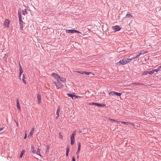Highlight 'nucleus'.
<instances>
[{
    "label": "nucleus",
    "instance_id": "44",
    "mask_svg": "<svg viewBox=\"0 0 161 161\" xmlns=\"http://www.w3.org/2000/svg\"><path fill=\"white\" fill-rule=\"evenodd\" d=\"M27 136V134H25V136L24 137L25 139H26Z\"/></svg>",
    "mask_w": 161,
    "mask_h": 161
},
{
    "label": "nucleus",
    "instance_id": "11",
    "mask_svg": "<svg viewBox=\"0 0 161 161\" xmlns=\"http://www.w3.org/2000/svg\"><path fill=\"white\" fill-rule=\"evenodd\" d=\"M60 109H61L60 107L59 106L58 107V108L57 110V111L56 112V114L57 115V116L56 117V119H57L59 116V113L60 112Z\"/></svg>",
    "mask_w": 161,
    "mask_h": 161
},
{
    "label": "nucleus",
    "instance_id": "10",
    "mask_svg": "<svg viewBox=\"0 0 161 161\" xmlns=\"http://www.w3.org/2000/svg\"><path fill=\"white\" fill-rule=\"evenodd\" d=\"M19 23L20 25V29L21 30H23V22L22 19V18L19 19Z\"/></svg>",
    "mask_w": 161,
    "mask_h": 161
},
{
    "label": "nucleus",
    "instance_id": "5",
    "mask_svg": "<svg viewBox=\"0 0 161 161\" xmlns=\"http://www.w3.org/2000/svg\"><path fill=\"white\" fill-rule=\"evenodd\" d=\"M66 32L68 33H81L79 31L74 30H66Z\"/></svg>",
    "mask_w": 161,
    "mask_h": 161
},
{
    "label": "nucleus",
    "instance_id": "49",
    "mask_svg": "<svg viewBox=\"0 0 161 161\" xmlns=\"http://www.w3.org/2000/svg\"><path fill=\"white\" fill-rule=\"evenodd\" d=\"M16 125H17V127H18L19 125H18V123L17 122H16Z\"/></svg>",
    "mask_w": 161,
    "mask_h": 161
},
{
    "label": "nucleus",
    "instance_id": "24",
    "mask_svg": "<svg viewBox=\"0 0 161 161\" xmlns=\"http://www.w3.org/2000/svg\"><path fill=\"white\" fill-rule=\"evenodd\" d=\"M67 95L69 97H71L73 99V97H74L75 95H74L73 94H70L68 93Z\"/></svg>",
    "mask_w": 161,
    "mask_h": 161
},
{
    "label": "nucleus",
    "instance_id": "1",
    "mask_svg": "<svg viewBox=\"0 0 161 161\" xmlns=\"http://www.w3.org/2000/svg\"><path fill=\"white\" fill-rule=\"evenodd\" d=\"M52 75L56 79L57 81H59V80H60L63 82H65L66 81L65 79L62 77H60V76L56 73H53L52 74Z\"/></svg>",
    "mask_w": 161,
    "mask_h": 161
},
{
    "label": "nucleus",
    "instance_id": "40",
    "mask_svg": "<svg viewBox=\"0 0 161 161\" xmlns=\"http://www.w3.org/2000/svg\"><path fill=\"white\" fill-rule=\"evenodd\" d=\"M153 70L154 71V72H158L159 71L158 69H153Z\"/></svg>",
    "mask_w": 161,
    "mask_h": 161
},
{
    "label": "nucleus",
    "instance_id": "16",
    "mask_svg": "<svg viewBox=\"0 0 161 161\" xmlns=\"http://www.w3.org/2000/svg\"><path fill=\"white\" fill-rule=\"evenodd\" d=\"M69 151V147H67L66 149V156H68V153Z\"/></svg>",
    "mask_w": 161,
    "mask_h": 161
},
{
    "label": "nucleus",
    "instance_id": "17",
    "mask_svg": "<svg viewBox=\"0 0 161 161\" xmlns=\"http://www.w3.org/2000/svg\"><path fill=\"white\" fill-rule=\"evenodd\" d=\"M23 76L22 78V81L25 84H26V81L25 80V76L24 74H23Z\"/></svg>",
    "mask_w": 161,
    "mask_h": 161
},
{
    "label": "nucleus",
    "instance_id": "9",
    "mask_svg": "<svg viewBox=\"0 0 161 161\" xmlns=\"http://www.w3.org/2000/svg\"><path fill=\"white\" fill-rule=\"evenodd\" d=\"M89 104L90 105H95V106L100 107H104L105 106V104H99L95 103H90Z\"/></svg>",
    "mask_w": 161,
    "mask_h": 161
},
{
    "label": "nucleus",
    "instance_id": "35",
    "mask_svg": "<svg viewBox=\"0 0 161 161\" xmlns=\"http://www.w3.org/2000/svg\"><path fill=\"white\" fill-rule=\"evenodd\" d=\"M147 53V52H142V51H141L139 53H140V55H143L144 54Z\"/></svg>",
    "mask_w": 161,
    "mask_h": 161
},
{
    "label": "nucleus",
    "instance_id": "2",
    "mask_svg": "<svg viewBox=\"0 0 161 161\" xmlns=\"http://www.w3.org/2000/svg\"><path fill=\"white\" fill-rule=\"evenodd\" d=\"M63 82L62 81L59 80V81H57V82H54L53 83V84L56 86V88L57 89L61 88L63 86V85L62 84Z\"/></svg>",
    "mask_w": 161,
    "mask_h": 161
},
{
    "label": "nucleus",
    "instance_id": "15",
    "mask_svg": "<svg viewBox=\"0 0 161 161\" xmlns=\"http://www.w3.org/2000/svg\"><path fill=\"white\" fill-rule=\"evenodd\" d=\"M31 150L33 153H36V151L34 147L32 146H31Z\"/></svg>",
    "mask_w": 161,
    "mask_h": 161
},
{
    "label": "nucleus",
    "instance_id": "37",
    "mask_svg": "<svg viewBox=\"0 0 161 161\" xmlns=\"http://www.w3.org/2000/svg\"><path fill=\"white\" fill-rule=\"evenodd\" d=\"M80 97H81L80 96H76V95H75L74 96V98L75 99H76V98H80Z\"/></svg>",
    "mask_w": 161,
    "mask_h": 161
},
{
    "label": "nucleus",
    "instance_id": "7",
    "mask_svg": "<svg viewBox=\"0 0 161 161\" xmlns=\"http://www.w3.org/2000/svg\"><path fill=\"white\" fill-rule=\"evenodd\" d=\"M10 23V21L8 19H6L4 21L3 25L5 28H8L9 25Z\"/></svg>",
    "mask_w": 161,
    "mask_h": 161
},
{
    "label": "nucleus",
    "instance_id": "53",
    "mask_svg": "<svg viewBox=\"0 0 161 161\" xmlns=\"http://www.w3.org/2000/svg\"><path fill=\"white\" fill-rule=\"evenodd\" d=\"M77 157V158H79V156H78V155Z\"/></svg>",
    "mask_w": 161,
    "mask_h": 161
},
{
    "label": "nucleus",
    "instance_id": "27",
    "mask_svg": "<svg viewBox=\"0 0 161 161\" xmlns=\"http://www.w3.org/2000/svg\"><path fill=\"white\" fill-rule=\"evenodd\" d=\"M120 122L122 123H123V124H126L127 125H130V122H123V121H120Z\"/></svg>",
    "mask_w": 161,
    "mask_h": 161
},
{
    "label": "nucleus",
    "instance_id": "19",
    "mask_svg": "<svg viewBox=\"0 0 161 161\" xmlns=\"http://www.w3.org/2000/svg\"><path fill=\"white\" fill-rule=\"evenodd\" d=\"M22 14L24 15H25L27 14V11L26 9L22 10Z\"/></svg>",
    "mask_w": 161,
    "mask_h": 161
},
{
    "label": "nucleus",
    "instance_id": "46",
    "mask_svg": "<svg viewBox=\"0 0 161 161\" xmlns=\"http://www.w3.org/2000/svg\"><path fill=\"white\" fill-rule=\"evenodd\" d=\"M3 128H2L0 129V131H2L3 130Z\"/></svg>",
    "mask_w": 161,
    "mask_h": 161
},
{
    "label": "nucleus",
    "instance_id": "39",
    "mask_svg": "<svg viewBox=\"0 0 161 161\" xmlns=\"http://www.w3.org/2000/svg\"><path fill=\"white\" fill-rule=\"evenodd\" d=\"M23 70L22 69H19V73H23Z\"/></svg>",
    "mask_w": 161,
    "mask_h": 161
},
{
    "label": "nucleus",
    "instance_id": "22",
    "mask_svg": "<svg viewBox=\"0 0 161 161\" xmlns=\"http://www.w3.org/2000/svg\"><path fill=\"white\" fill-rule=\"evenodd\" d=\"M127 64L128 63L130 62L132 60L133 58H125Z\"/></svg>",
    "mask_w": 161,
    "mask_h": 161
},
{
    "label": "nucleus",
    "instance_id": "36",
    "mask_svg": "<svg viewBox=\"0 0 161 161\" xmlns=\"http://www.w3.org/2000/svg\"><path fill=\"white\" fill-rule=\"evenodd\" d=\"M18 17L19 19L22 18L21 13L19 12H18Z\"/></svg>",
    "mask_w": 161,
    "mask_h": 161
},
{
    "label": "nucleus",
    "instance_id": "20",
    "mask_svg": "<svg viewBox=\"0 0 161 161\" xmlns=\"http://www.w3.org/2000/svg\"><path fill=\"white\" fill-rule=\"evenodd\" d=\"M147 74H149L148 71H144L143 73H142V75H147Z\"/></svg>",
    "mask_w": 161,
    "mask_h": 161
},
{
    "label": "nucleus",
    "instance_id": "50",
    "mask_svg": "<svg viewBox=\"0 0 161 161\" xmlns=\"http://www.w3.org/2000/svg\"><path fill=\"white\" fill-rule=\"evenodd\" d=\"M141 55H140V53L138 54L137 55L138 57L140 56Z\"/></svg>",
    "mask_w": 161,
    "mask_h": 161
},
{
    "label": "nucleus",
    "instance_id": "13",
    "mask_svg": "<svg viewBox=\"0 0 161 161\" xmlns=\"http://www.w3.org/2000/svg\"><path fill=\"white\" fill-rule=\"evenodd\" d=\"M80 147H81V144L80 143V142H78V148L77 149V152L76 153V154H77L78 153H79L80 149Z\"/></svg>",
    "mask_w": 161,
    "mask_h": 161
},
{
    "label": "nucleus",
    "instance_id": "41",
    "mask_svg": "<svg viewBox=\"0 0 161 161\" xmlns=\"http://www.w3.org/2000/svg\"><path fill=\"white\" fill-rule=\"evenodd\" d=\"M72 161H75V158L74 157H73L72 158Z\"/></svg>",
    "mask_w": 161,
    "mask_h": 161
},
{
    "label": "nucleus",
    "instance_id": "47",
    "mask_svg": "<svg viewBox=\"0 0 161 161\" xmlns=\"http://www.w3.org/2000/svg\"><path fill=\"white\" fill-rule=\"evenodd\" d=\"M161 68V66H160L158 68V70L159 71Z\"/></svg>",
    "mask_w": 161,
    "mask_h": 161
},
{
    "label": "nucleus",
    "instance_id": "21",
    "mask_svg": "<svg viewBox=\"0 0 161 161\" xmlns=\"http://www.w3.org/2000/svg\"><path fill=\"white\" fill-rule=\"evenodd\" d=\"M115 94V92L114 91H112V92H109L108 93V94L110 96H111L114 95Z\"/></svg>",
    "mask_w": 161,
    "mask_h": 161
},
{
    "label": "nucleus",
    "instance_id": "42",
    "mask_svg": "<svg viewBox=\"0 0 161 161\" xmlns=\"http://www.w3.org/2000/svg\"><path fill=\"white\" fill-rule=\"evenodd\" d=\"M138 58V57L137 56V55L136 57H135L134 58H133V59H135V58Z\"/></svg>",
    "mask_w": 161,
    "mask_h": 161
},
{
    "label": "nucleus",
    "instance_id": "33",
    "mask_svg": "<svg viewBox=\"0 0 161 161\" xmlns=\"http://www.w3.org/2000/svg\"><path fill=\"white\" fill-rule=\"evenodd\" d=\"M148 73H149V75H152V74H153L154 73V71L153 69L150 71H148Z\"/></svg>",
    "mask_w": 161,
    "mask_h": 161
},
{
    "label": "nucleus",
    "instance_id": "6",
    "mask_svg": "<svg viewBox=\"0 0 161 161\" xmlns=\"http://www.w3.org/2000/svg\"><path fill=\"white\" fill-rule=\"evenodd\" d=\"M127 64L125 58H124L122 60H120L119 62L117 63V65H119L121 64L125 65Z\"/></svg>",
    "mask_w": 161,
    "mask_h": 161
},
{
    "label": "nucleus",
    "instance_id": "34",
    "mask_svg": "<svg viewBox=\"0 0 161 161\" xmlns=\"http://www.w3.org/2000/svg\"><path fill=\"white\" fill-rule=\"evenodd\" d=\"M130 125H133V126H135V127H134V128H135V129H136V128H136V127H138V126H139L138 125H135L133 123H130Z\"/></svg>",
    "mask_w": 161,
    "mask_h": 161
},
{
    "label": "nucleus",
    "instance_id": "12",
    "mask_svg": "<svg viewBox=\"0 0 161 161\" xmlns=\"http://www.w3.org/2000/svg\"><path fill=\"white\" fill-rule=\"evenodd\" d=\"M16 106L18 109L19 110H21V108L20 106L19 103V101L18 99L16 100Z\"/></svg>",
    "mask_w": 161,
    "mask_h": 161
},
{
    "label": "nucleus",
    "instance_id": "29",
    "mask_svg": "<svg viewBox=\"0 0 161 161\" xmlns=\"http://www.w3.org/2000/svg\"><path fill=\"white\" fill-rule=\"evenodd\" d=\"M122 94V93H118V92H115V95L117 96H120Z\"/></svg>",
    "mask_w": 161,
    "mask_h": 161
},
{
    "label": "nucleus",
    "instance_id": "28",
    "mask_svg": "<svg viewBox=\"0 0 161 161\" xmlns=\"http://www.w3.org/2000/svg\"><path fill=\"white\" fill-rule=\"evenodd\" d=\"M50 148V146L49 145H47V150L46 151V153H48L49 152V149Z\"/></svg>",
    "mask_w": 161,
    "mask_h": 161
},
{
    "label": "nucleus",
    "instance_id": "3",
    "mask_svg": "<svg viewBox=\"0 0 161 161\" xmlns=\"http://www.w3.org/2000/svg\"><path fill=\"white\" fill-rule=\"evenodd\" d=\"M76 133V130L74 131L70 136L71 144L72 145L75 142V136Z\"/></svg>",
    "mask_w": 161,
    "mask_h": 161
},
{
    "label": "nucleus",
    "instance_id": "14",
    "mask_svg": "<svg viewBox=\"0 0 161 161\" xmlns=\"http://www.w3.org/2000/svg\"><path fill=\"white\" fill-rule=\"evenodd\" d=\"M37 97L38 100V103H39L41 102V96L40 94L37 95Z\"/></svg>",
    "mask_w": 161,
    "mask_h": 161
},
{
    "label": "nucleus",
    "instance_id": "43",
    "mask_svg": "<svg viewBox=\"0 0 161 161\" xmlns=\"http://www.w3.org/2000/svg\"><path fill=\"white\" fill-rule=\"evenodd\" d=\"M34 129H35L34 127H33L32 128V130L31 131L34 132Z\"/></svg>",
    "mask_w": 161,
    "mask_h": 161
},
{
    "label": "nucleus",
    "instance_id": "38",
    "mask_svg": "<svg viewBox=\"0 0 161 161\" xmlns=\"http://www.w3.org/2000/svg\"><path fill=\"white\" fill-rule=\"evenodd\" d=\"M109 120H110V121H114V122H116L118 123L119 122V121H116L115 120H114V119H109Z\"/></svg>",
    "mask_w": 161,
    "mask_h": 161
},
{
    "label": "nucleus",
    "instance_id": "48",
    "mask_svg": "<svg viewBox=\"0 0 161 161\" xmlns=\"http://www.w3.org/2000/svg\"><path fill=\"white\" fill-rule=\"evenodd\" d=\"M22 73H19V77L20 78V77H21V75H22Z\"/></svg>",
    "mask_w": 161,
    "mask_h": 161
},
{
    "label": "nucleus",
    "instance_id": "4",
    "mask_svg": "<svg viewBox=\"0 0 161 161\" xmlns=\"http://www.w3.org/2000/svg\"><path fill=\"white\" fill-rule=\"evenodd\" d=\"M75 72H77L78 73H80L82 75H84V74L86 75H94V74L92 72H86V71H76Z\"/></svg>",
    "mask_w": 161,
    "mask_h": 161
},
{
    "label": "nucleus",
    "instance_id": "31",
    "mask_svg": "<svg viewBox=\"0 0 161 161\" xmlns=\"http://www.w3.org/2000/svg\"><path fill=\"white\" fill-rule=\"evenodd\" d=\"M59 137L61 139H63V136L60 133H59Z\"/></svg>",
    "mask_w": 161,
    "mask_h": 161
},
{
    "label": "nucleus",
    "instance_id": "52",
    "mask_svg": "<svg viewBox=\"0 0 161 161\" xmlns=\"http://www.w3.org/2000/svg\"><path fill=\"white\" fill-rule=\"evenodd\" d=\"M25 134H27L26 131H25Z\"/></svg>",
    "mask_w": 161,
    "mask_h": 161
},
{
    "label": "nucleus",
    "instance_id": "54",
    "mask_svg": "<svg viewBox=\"0 0 161 161\" xmlns=\"http://www.w3.org/2000/svg\"><path fill=\"white\" fill-rule=\"evenodd\" d=\"M160 80H161V77H160Z\"/></svg>",
    "mask_w": 161,
    "mask_h": 161
},
{
    "label": "nucleus",
    "instance_id": "25",
    "mask_svg": "<svg viewBox=\"0 0 161 161\" xmlns=\"http://www.w3.org/2000/svg\"><path fill=\"white\" fill-rule=\"evenodd\" d=\"M33 132L31 131L29 135H28V137H32V135L33 134Z\"/></svg>",
    "mask_w": 161,
    "mask_h": 161
},
{
    "label": "nucleus",
    "instance_id": "23",
    "mask_svg": "<svg viewBox=\"0 0 161 161\" xmlns=\"http://www.w3.org/2000/svg\"><path fill=\"white\" fill-rule=\"evenodd\" d=\"M25 153V151L24 150H22L20 153V158H21L22 157L23 155Z\"/></svg>",
    "mask_w": 161,
    "mask_h": 161
},
{
    "label": "nucleus",
    "instance_id": "30",
    "mask_svg": "<svg viewBox=\"0 0 161 161\" xmlns=\"http://www.w3.org/2000/svg\"><path fill=\"white\" fill-rule=\"evenodd\" d=\"M126 17L128 18H129L130 17H132V15L130 14H127L126 15Z\"/></svg>",
    "mask_w": 161,
    "mask_h": 161
},
{
    "label": "nucleus",
    "instance_id": "18",
    "mask_svg": "<svg viewBox=\"0 0 161 161\" xmlns=\"http://www.w3.org/2000/svg\"><path fill=\"white\" fill-rule=\"evenodd\" d=\"M36 153L37 154H38V155H39L40 156H41V155L40 154V149L39 148H38L37 149V151L36 152Z\"/></svg>",
    "mask_w": 161,
    "mask_h": 161
},
{
    "label": "nucleus",
    "instance_id": "26",
    "mask_svg": "<svg viewBox=\"0 0 161 161\" xmlns=\"http://www.w3.org/2000/svg\"><path fill=\"white\" fill-rule=\"evenodd\" d=\"M120 122L122 123H123V124H126L127 125H130V122H123V121H120Z\"/></svg>",
    "mask_w": 161,
    "mask_h": 161
},
{
    "label": "nucleus",
    "instance_id": "51",
    "mask_svg": "<svg viewBox=\"0 0 161 161\" xmlns=\"http://www.w3.org/2000/svg\"><path fill=\"white\" fill-rule=\"evenodd\" d=\"M141 55H140V53L138 54L137 55L138 57L140 56Z\"/></svg>",
    "mask_w": 161,
    "mask_h": 161
},
{
    "label": "nucleus",
    "instance_id": "8",
    "mask_svg": "<svg viewBox=\"0 0 161 161\" xmlns=\"http://www.w3.org/2000/svg\"><path fill=\"white\" fill-rule=\"evenodd\" d=\"M112 29L113 30L116 32L120 31L121 29V28L119 25H115V26H112Z\"/></svg>",
    "mask_w": 161,
    "mask_h": 161
},
{
    "label": "nucleus",
    "instance_id": "32",
    "mask_svg": "<svg viewBox=\"0 0 161 161\" xmlns=\"http://www.w3.org/2000/svg\"><path fill=\"white\" fill-rule=\"evenodd\" d=\"M133 85H144V84H141V83H134L132 84Z\"/></svg>",
    "mask_w": 161,
    "mask_h": 161
},
{
    "label": "nucleus",
    "instance_id": "45",
    "mask_svg": "<svg viewBox=\"0 0 161 161\" xmlns=\"http://www.w3.org/2000/svg\"><path fill=\"white\" fill-rule=\"evenodd\" d=\"M19 69H22V67L21 66V65H20V63H19Z\"/></svg>",
    "mask_w": 161,
    "mask_h": 161
}]
</instances>
